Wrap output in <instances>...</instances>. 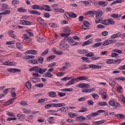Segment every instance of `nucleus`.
Wrapping results in <instances>:
<instances>
[{
    "label": "nucleus",
    "instance_id": "nucleus-1",
    "mask_svg": "<svg viewBox=\"0 0 125 125\" xmlns=\"http://www.w3.org/2000/svg\"><path fill=\"white\" fill-rule=\"evenodd\" d=\"M90 85L88 84L84 83H80L77 84L76 86V87H79L80 88H83L85 87V88H89Z\"/></svg>",
    "mask_w": 125,
    "mask_h": 125
},
{
    "label": "nucleus",
    "instance_id": "nucleus-2",
    "mask_svg": "<svg viewBox=\"0 0 125 125\" xmlns=\"http://www.w3.org/2000/svg\"><path fill=\"white\" fill-rule=\"evenodd\" d=\"M108 103L110 106H112V107H120V106H121L120 104L113 100L110 101Z\"/></svg>",
    "mask_w": 125,
    "mask_h": 125
},
{
    "label": "nucleus",
    "instance_id": "nucleus-3",
    "mask_svg": "<svg viewBox=\"0 0 125 125\" xmlns=\"http://www.w3.org/2000/svg\"><path fill=\"white\" fill-rule=\"evenodd\" d=\"M31 7L32 9H34L35 10H42L43 9H44L43 6H39V5H33Z\"/></svg>",
    "mask_w": 125,
    "mask_h": 125
},
{
    "label": "nucleus",
    "instance_id": "nucleus-4",
    "mask_svg": "<svg viewBox=\"0 0 125 125\" xmlns=\"http://www.w3.org/2000/svg\"><path fill=\"white\" fill-rule=\"evenodd\" d=\"M95 14H96V19H101L102 15H103V12H102L101 10L98 11L97 12L96 11Z\"/></svg>",
    "mask_w": 125,
    "mask_h": 125
},
{
    "label": "nucleus",
    "instance_id": "nucleus-5",
    "mask_svg": "<svg viewBox=\"0 0 125 125\" xmlns=\"http://www.w3.org/2000/svg\"><path fill=\"white\" fill-rule=\"evenodd\" d=\"M21 24L24 26H31L32 22L26 20H21Z\"/></svg>",
    "mask_w": 125,
    "mask_h": 125
},
{
    "label": "nucleus",
    "instance_id": "nucleus-6",
    "mask_svg": "<svg viewBox=\"0 0 125 125\" xmlns=\"http://www.w3.org/2000/svg\"><path fill=\"white\" fill-rule=\"evenodd\" d=\"M113 42H117V40H114V42L110 40H106L103 43V45H108V44H110V43H113Z\"/></svg>",
    "mask_w": 125,
    "mask_h": 125
},
{
    "label": "nucleus",
    "instance_id": "nucleus-7",
    "mask_svg": "<svg viewBox=\"0 0 125 125\" xmlns=\"http://www.w3.org/2000/svg\"><path fill=\"white\" fill-rule=\"evenodd\" d=\"M76 80H77V82H78V81H85L86 80H88V77L85 76H80L77 77Z\"/></svg>",
    "mask_w": 125,
    "mask_h": 125
},
{
    "label": "nucleus",
    "instance_id": "nucleus-8",
    "mask_svg": "<svg viewBox=\"0 0 125 125\" xmlns=\"http://www.w3.org/2000/svg\"><path fill=\"white\" fill-rule=\"evenodd\" d=\"M52 107H65V104L64 103L52 104Z\"/></svg>",
    "mask_w": 125,
    "mask_h": 125
},
{
    "label": "nucleus",
    "instance_id": "nucleus-9",
    "mask_svg": "<svg viewBox=\"0 0 125 125\" xmlns=\"http://www.w3.org/2000/svg\"><path fill=\"white\" fill-rule=\"evenodd\" d=\"M7 71L11 73H15V72H17L18 73H20V72H21V70L17 68H9V69H7Z\"/></svg>",
    "mask_w": 125,
    "mask_h": 125
},
{
    "label": "nucleus",
    "instance_id": "nucleus-10",
    "mask_svg": "<svg viewBox=\"0 0 125 125\" xmlns=\"http://www.w3.org/2000/svg\"><path fill=\"white\" fill-rule=\"evenodd\" d=\"M96 4H98V5H100L101 6H103V7H105L107 4V2H105L103 1H100L96 3Z\"/></svg>",
    "mask_w": 125,
    "mask_h": 125
},
{
    "label": "nucleus",
    "instance_id": "nucleus-11",
    "mask_svg": "<svg viewBox=\"0 0 125 125\" xmlns=\"http://www.w3.org/2000/svg\"><path fill=\"white\" fill-rule=\"evenodd\" d=\"M60 47L62 50H67V49L70 47V45L69 44L65 43L64 44L60 46Z\"/></svg>",
    "mask_w": 125,
    "mask_h": 125
},
{
    "label": "nucleus",
    "instance_id": "nucleus-12",
    "mask_svg": "<svg viewBox=\"0 0 125 125\" xmlns=\"http://www.w3.org/2000/svg\"><path fill=\"white\" fill-rule=\"evenodd\" d=\"M48 96H49V97H52L53 98H54V97H56V96H57V94L55 91L49 92L48 93Z\"/></svg>",
    "mask_w": 125,
    "mask_h": 125
},
{
    "label": "nucleus",
    "instance_id": "nucleus-13",
    "mask_svg": "<svg viewBox=\"0 0 125 125\" xmlns=\"http://www.w3.org/2000/svg\"><path fill=\"white\" fill-rule=\"evenodd\" d=\"M92 39H89L85 42H84L82 44V46H85V45H88V44H90L91 43H92L93 42Z\"/></svg>",
    "mask_w": 125,
    "mask_h": 125
},
{
    "label": "nucleus",
    "instance_id": "nucleus-14",
    "mask_svg": "<svg viewBox=\"0 0 125 125\" xmlns=\"http://www.w3.org/2000/svg\"><path fill=\"white\" fill-rule=\"evenodd\" d=\"M88 66L91 69H101L102 68V66L96 65L95 64H90L88 65Z\"/></svg>",
    "mask_w": 125,
    "mask_h": 125
},
{
    "label": "nucleus",
    "instance_id": "nucleus-15",
    "mask_svg": "<svg viewBox=\"0 0 125 125\" xmlns=\"http://www.w3.org/2000/svg\"><path fill=\"white\" fill-rule=\"evenodd\" d=\"M105 123V120H103L101 121L94 122L93 123V125H102V124H104Z\"/></svg>",
    "mask_w": 125,
    "mask_h": 125
},
{
    "label": "nucleus",
    "instance_id": "nucleus-16",
    "mask_svg": "<svg viewBox=\"0 0 125 125\" xmlns=\"http://www.w3.org/2000/svg\"><path fill=\"white\" fill-rule=\"evenodd\" d=\"M97 105L99 106H108V103L106 102H99L97 103Z\"/></svg>",
    "mask_w": 125,
    "mask_h": 125
},
{
    "label": "nucleus",
    "instance_id": "nucleus-17",
    "mask_svg": "<svg viewBox=\"0 0 125 125\" xmlns=\"http://www.w3.org/2000/svg\"><path fill=\"white\" fill-rule=\"evenodd\" d=\"M85 120H86V118L84 117L83 116L77 117L76 119V120L78 121V122H82L83 121H85Z\"/></svg>",
    "mask_w": 125,
    "mask_h": 125
},
{
    "label": "nucleus",
    "instance_id": "nucleus-18",
    "mask_svg": "<svg viewBox=\"0 0 125 125\" xmlns=\"http://www.w3.org/2000/svg\"><path fill=\"white\" fill-rule=\"evenodd\" d=\"M28 12L30 14H36V15H40L41 14V13L36 10H29Z\"/></svg>",
    "mask_w": 125,
    "mask_h": 125
},
{
    "label": "nucleus",
    "instance_id": "nucleus-19",
    "mask_svg": "<svg viewBox=\"0 0 125 125\" xmlns=\"http://www.w3.org/2000/svg\"><path fill=\"white\" fill-rule=\"evenodd\" d=\"M14 33V31L13 30H10L8 31V34L10 37L11 38H13V39H16V36L13 34Z\"/></svg>",
    "mask_w": 125,
    "mask_h": 125
},
{
    "label": "nucleus",
    "instance_id": "nucleus-20",
    "mask_svg": "<svg viewBox=\"0 0 125 125\" xmlns=\"http://www.w3.org/2000/svg\"><path fill=\"white\" fill-rule=\"evenodd\" d=\"M68 116L70 118H76V117L78 116V113H76L74 112H69L68 113Z\"/></svg>",
    "mask_w": 125,
    "mask_h": 125
},
{
    "label": "nucleus",
    "instance_id": "nucleus-21",
    "mask_svg": "<svg viewBox=\"0 0 125 125\" xmlns=\"http://www.w3.org/2000/svg\"><path fill=\"white\" fill-rule=\"evenodd\" d=\"M34 58H35V56H32V55H27L25 56L24 58L23 59L25 60H29V59H34Z\"/></svg>",
    "mask_w": 125,
    "mask_h": 125
},
{
    "label": "nucleus",
    "instance_id": "nucleus-22",
    "mask_svg": "<svg viewBox=\"0 0 125 125\" xmlns=\"http://www.w3.org/2000/svg\"><path fill=\"white\" fill-rule=\"evenodd\" d=\"M23 37L24 38V40L26 42H30V41H31V38H29L28 35L26 34H23Z\"/></svg>",
    "mask_w": 125,
    "mask_h": 125
},
{
    "label": "nucleus",
    "instance_id": "nucleus-23",
    "mask_svg": "<svg viewBox=\"0 0 125 125\" xmlns=\"http://www.w3.org/2000/svg\"><path fill=\"white\" fill-rule=\"evenodd\" d=\"M46 71H47V68L42 69V68H39V70L38 71V73L42 75V74L43 73H45Z\"/></svg>",
    "mask_w": 125,
    "mask_h": 125
},
{
    "label": "nucleus",
    "instance_id": "nucleus-24",
    "mask_svg": "<svg viewBox=\"0 0 125 125\" xmlns=\"http://www.w3.org/2000/svg\"><path fill=\"white\" fill-rule=\"evenodd\" d=\"M28 63H31V64H38V60L32 59V60H29L27 61Z\"/></svg>",
    "mask_w": 125,
    "mask_h": 125
},
{
    "label": "nucleus",
    "instance_id": "nucleus-25",
    "mask_svg": "<svg viewBox=\"0 0 125 125\" xmlns=\"http://www.w3.org/2000/svg\"><path fill=\"white\" fill-rule=\"evenodd\" d=\"M115 23H116V22L113 20V19H107V23L109 25H115Z\"/></svg>",
    "mask_w": 125,
    "mask_h": 125
},
{
    "label": "nucleus",
    "instance_id": "nucleus-26",
    "mask_svg": "<svg viewBox=\"0 0 125 125\" xmlns=\"http://www.w3.org/2000/svg\"><path fill=\"white\" fill-rule=\"evenodd\" d=\"M122 34H121L120 33H116L115 34H113V35H112V36L111 37V39H116L117 38H119V37H121Z\"/></svg>",
    "mask_w": 125,
    "mask_h": 125
},
{
    "label": "nucleus",
    "instance_id": "nucleus-27",
    "mask_svg": "<svg viewBox=\"0 0 125 125\" xmlns=\"http://www.w3.org/2000/svg\"><path fill=\"white\" fill-rule=\"evenodd\" d=\"M15 88H12L11 91V95L12 97H16V93L15 92Z\"/></svg>",
    "mask_w": 125,
    "mask_h": 125
},
{
    "label": "nucleus",
    "instance_id": "nucleus-28",
    "mask_svg": "<svg viewBox=\"0 0 125 125\" xmlns=\"http://www.w3.org/2000/svg\"><path fill=\"white\" fill-rule=\"evenodd\" d=\"M11 13L10 10H5L4 12L0 13V15H6V14H9Z\"/></svg>",
    "mask_w": 125,
    "mask_h": 125
},
{
    "label": "nucleus",
    "instance_id": "nucleus-29",
    "mask_svg": "<svg viewBox=\"0 0 125 125\" xmlns=\"http://www.w3.org/2000/svg\"><path fill=\"white\" fill-rule=\"evenodd\" d=\"M25 86L28 88V89H30L32 87V84H31V82L30 81H28L25 83Z\"/></svg>",
    "mask_w": 125,
    "mask_h": 125
},
{
    "label": "nucleus",
    "instance_id": "nucleus-30",
    "mask_svg": "<svg viewBox=\"0 0 125 125\" xmlns=\"http://www.w3.org/2000/svg\"><path fill=\"white\" fill-rule=\"evenodd\" d=\"M56 57V56L55 55H52L47 58V61L48 62L51 61V60H53V59H54V58H55Z\"/></svg>",
    "mask_w": 125,
    "mask_h": 125
},
{
    "label": "nucleus",
    "instance_id": "nucleus-31",
    "mask_svg": "<svg viewBox=\"0 0 125 125\" xmlns=\"http://www.w3.org/2000/svg\"><path fill=\"white\" fill-rule=\"evenodd\" d=\"M123 60L122 59H118L117 60H113V64H120Z\"/></svg>",
    "mask_w": 125,
    "mask_h": 125
},
{
    "label": "nucleus",
    "instance_id": "nucleus-32",
    "mask_svg": "<svg viewBox=\"0 0 125 125\" xmlns=\"http://www.w3.org/2000/svg\"><path fill=\"white\" fill-rule=\"evenodd\" d=\"M7 7H8V5L7 4H2L1 11H4V10L7 9Z\"/></svg>",
    "mask_w": 125,
    "mask_h": 125
},
{
    "label": "nucleus",
    "instance_id": "nucleus-33",
    "mask_svg": "<svg viewBox=\"0 0 125 125\" xmlns=\"http://www.w3.org/2000/svg\"><path fill=\"white\" fill-rule=\"evenodd\" d=\"M44 7H46L45 9H43L42 10H45V11H51V9H50V7L47 5H43Z\"/></svg>",
    "mask_w": 125,
    "mask_h": 125
},
{
    "label": "nucleus",
    "instance_id": "nucleus-34",
    "mask_svg": "<svg viewBox=\"0 0 125 125\" xmlns=\"http://www.w3.org/2000/svg\"><path fill=\"white\" fill-rule=\"evenodd\" d=\"M44 75H45V77H46L47 78H51V77H52L53 76V75L52 74H51V73L48 72V71L47 72L45 73Z\"/></svg>",
    "mask_w": 125,
    "mask_h": 125
},
{
    "label": "nucleus",
    "instance_id": "nucleus-35",
    "mask_svg": "<svg viewBox=\"0 0 125 125\" xmlns=\"http://www.w3.org/2000/svg\"><path fill=\"white\" fill-rule=\"evenodd\" d=\"M122 2H123V0H116V1L112 2L110 4V5H114V4H116V3H122Z\"/></svg>",
    "mask_w": 125,
    "mask_h": 125
},
{
    "label": "nucleus",
    "instance_id": "nucleus-36",
    "mask_svg": "<svg viewBox=\"0 0 125 125\" xmlns=\"http://www.w3.org/2000/svg\"><path fill=\"white\" fill-rule=\"evenodd\" d=\"M91 96L94 98V99H98L99 98V95L96 93L91 94Z\"/></svg>",
    "mask_w": 125,
    "mask_h": 125
},
{
    "label": "nucleus",
    "instance_id": "nucleus-37",
    "mask_svg": "<svg viewBox=\"0 0 125 125\" xmlns=\"http://www.w3.org/2000/svg\"><path fill=\"white\" fill-rule=\"evenodd\" d=\"M121 15L117 14H112L111 15V17L112 18H120L121 17Z\"/></svg>",
    "mask_w": 125,
    "mask_h": 125
},
{
    "label": "nucleus",
    "instance_id": "nucleus-38",
    "mask_svg": "<svg viewBox=\"0 0 125 125\" xmlns=\"http://www.w3.org/2000/svg\"><path fill=\"white\" fill-rule=\"evenodd\" d=\"M18 12H22V13H25L26 11H27V10L23 8H19L17 9Z\"/></svg>",
    "mask_w": 125,
    "mask_h": 125
},
{
    "label": "nucleus",
    "instance_id": "nucleus-39",
    "mask_svg": "<svg viewBox=\"0 0 125 125\" xmlns=\"http://www.w3.org/2000/svg\"><path fill=\"white\" fill-rule=\"evenodd\" d=\"M54 10L55 12H59L60 13H63L64 11L63 9H54Z\"/></svg>",
    "mask_w": 125,
    "mask_h": 125
},
{
    "label": "nucleus",
    "instance_id": "nucleus-40",
    "mask_svg": "<svg viewBox=\"0 0 125 125\" xmlns=\"http://www.w3.org/2000/svg\"><path fill=\"white\" fill-rule=\"evenodd\" d=\"M87 111V108L82 107L80 110H79L78 112L80 113H84Z\"/></svg>",
    "mask_w": 125,
    "mask_h": 125
},
{
    "label": "nucleus",
    "instance_id": "nucleus-41",
    "mask_svg": "<svg viewBox=\"0 0 125 125\" xmlns=\"http://www.w3.org/2000/svg\"><path fill=\"white\" fill-rule=\"evenodd\" d=\"M101 24H103V25H108V19L104 20H101Z\"/></svg>",
    "mask_w": 125,
    "mask_h": 125
},
{
    "label": "nucleus",
    "instance_id": "nucleus-42",
    "mask_svg": "<svg viewBox=\"0 0 125 125\" xmlns=\"http://www.w3.org/2000/svg\"><path fill=\"white\" fill-rule=\"evenodd\" d=\"M17 117H18L19 120L20 121H23L24 120V118H23V115L21 114H18L17 115Z\"/></svg>",
    "mask_w": 125,
    "mask_h": 125
},
{
    "label": "nucleus",
    "instance_id": "nucleus-43",
    "mask_svg": "<svg viewBox=\"0 0 125 125\" xmlns=\"http://www.w3.org/2000/svg\"><path fill=\"white\" fill-rule=\"evenodd\" d=\"M112 52H117V53H119V54H122L123 51L121 50H119L118 49H113L112 50Z\"/></svg>",
    "mask_w": 125,
    "mask_h": 125
},
{
    "label": "nucleus",
    "instance_id": "nucleus-44",
    "mask_svg": "<svg viewBox=\"0 0 125 125\" xmlns=\"http://www.w3.org/2000/svg\"><path fill=\"white\" fill-rule=\"evenodd\" d=\"M59 111H61L62 112H66L68 110V107H62L60 108Z\"/></svg>",
    "mask_w": 125,
    "mask_h": 125
},
{
    "label": "nucleus",
    "instance_id": "nucleus-45",
    "mask_svg": "<svg viewBox=\"0 0 125 125\" xmlns=\"http://www.w3.org/2000/svg\"><path fill=\"white\" fill-rule=\"evenodd\" d=\"M100 45H102V42H101L95 43L93 45L92 47H98L100 46Z\"/></svg>",
    "mask_w": 125,
    "mask_h": 125
},
{
    "label": "nucleus",
    "instance_id": "nucleus-46",
    "mask_svg": "<svg viewBox=\"0 0 125 125\" xmlns=\"http://www.w3.org/2000/svg\"><path fill=\"white\" fill-rule=\"evenodd\" d=\"M16 46L19 49H21V48L23 47V46L22 45V44H21L20 42H17Z\"/></svg>",
    "mask_w": 125,
    "mask_h": 125
},
{
    "label": "nucleus",
    "instance_id": "nucleus-47",
    "mask_svg": "<svg viewBox=\"0 0 125 125\" xmlns=\"http://www.w3.org/2000/svg\"><path fill=\"white\" fill-rule=\"evenodd\" d=\"M37 61H38L39 63H40V64H42V63H43V58H42V57H40L38 58Z\"/></svg>",
    "mask_w": 125,
    "mask_h": 125
},
{
    "label": "nucleus",
    "instance_id": "nucleus-48",
    "mask_svg": "<svg viewBox=\"0 0 125 125\" xmlns=\"http://www.w3.org/2000/svg\"><path fill=\"white\" fill-rule=\"evenodd\" d=\"M78 52L81 54H84V53H86L87 52V50H78Z\"/></svg>",
    "mask_w": 125,
    "mask_h": 125
},
{
    "label": "nucleus",
    "instance_id": "nucleus-49",
    "mask_svg": "<svg viewBox=\"0 0 125 125\" xmlns=\"http://www.w3.org/2000/svg\"><path fill=\"white\" fill-rule=\"evenodd\" d=\"M96 11H89L86 13V15H93Z\"/></svg>",
    "mask_w": 125,
    "mask_h": 125
},
{
    "label": "nucleus",
    "instance_id": "nucleus-50",
    "mask_svg": "<svg viewBox=\"0 0 125 125\" xmlns=\"http://www.w3.org/2000/svg\"><path fill=\"white\" fill-rule=\"evenodd\" d=\"M88 67L86 66V64L82 65L80 68H79L80 70H85L88 69Z\"/></svg>",
    "mask_w": 125,
    "mask_h": 125
},
{
    "label": "nucleus",
    "instance_id": "nucleus-51",
    "mask_svg": "<svg viewBox=\"0 0 125 125\" xmlns=\"http://www.w3.org/2000/svg\"><path fill=\"white\" fill-rule=\"evenodd\" d=\"M85 56H86L87 57H92L94 56V53H93V52H90L88 54H86L85 55Z\"/></svg>",
    "mask_w": 125,
    "mask_h": 125
},
{
    "label": "nucleus",
    "instance_id": "nucleus-52",
    "mask_svg": "<svg viewBox=\"0 0 125 125\" xmlns=\"http://www.w3.org/2000/svg\"><path fill=\"white\" fill-rule=\"evenodd\" d=\"M30 53L32 55H36L38 54V51L36 50H30Z\"/></svg>",
    "mask_w": 125,
    "mask_h": 125
},
{
    "label": "nucleus",
    "instance_id": "nucleus-53",
    "mask_svg": "<svg viewBox=\"0 0 125 125\" xmlns=\"http://www.w3.org/2000/svg\"><path fill=\"white\" fill-rule=\"evenodd\" d=\"M107 64H114V59H108L106 61Z\"/></svg>",
    "mask_w": 125,
    "mask_h": 125
},
{
    "label": "nucleus",
    "instance_id": "nucleus-54",
    "mask_svg": "<svg viewBox=\"0 0 125 125\" xmlns=\"http://www.w3.org/2000/svg\"><path fill=\"white\" fill-rule=\"evenodd\" d=\"M47 53H48V49H46L44 51L42 52L41 56H45V55H46Z\"/></svg>",
    "mask_w": 125,
    "mask_h": 125
},
{
    "label": "nucleus",
    "instance_id": "nucleus-55",
    "mask_svg": "<svg viewBox=\"0 0 125 125\" xmlns=\"http://www.w3.org/2000/svg\"><path fill=\"white\" fill-rule=\"evenodd\" d=\"M6 115L8 116V117H14L15 115L13 114V112H8L6 113Z\"/></svg>",
    "mask_w": 125,
    "mask_h": 125
},
{
    "label": "nucleus",
    "instance_id": "nucleus-56",
    "mask_svg": "<svg viewBox=\"0 0 125 125\" xmlns=\"http://www.w3.org/2000/svg\"><path fill=\"white\" fill-rule=\"evenodd\" d=\"M83 24L84 26H86L87 27H89V22H88V21H83Z\"/></svg>",
    "mask_w": 125,
    "mask_h": 125
},
{
    "label": "nucleus",
    "instance_id": "nucleus-57",
    "mask_svg": "<svg viewBox=\"0 0 125 125\" xmlns=\"http://www.w3.org/2000/svg\"><path fill=\"white\" fill-rule=\"evenodd\" d=\"M55 65H56V62H52L48 65V68H52V67H54V66H55Z\"/></svg>",
    "mask_w": 125,
    "mask_h": 125
},
{
    "label": "nucleus",
    "instance_id": "nucleus-58",
    "mask_svg": "<svg viewBox=\"0 0 125 125\" xmlns=\"http://www.w3.org/2000/svg\"><path fill=\"white\" fill-rule=\"evenodd\" d=\"M19 2V0H12V4H13V5H15V4H18Z\"/></svg>",
    "mask_w": 125,
    "mask_h": 125
},
{
    "label": "nucleus",
    "instance_id": "nucleus-59",
    "mask_svg": "<svg viewBox=\"0 0 125 125\" xmlns=\"http://www.w3.org/2000/svg\"><path fill=\"white\" fill-rule=\"evenodd\" d=\"M34 71L36 72V73H39V70L40 69V67L39 66H34L33 67Z\"/></svg>",
    "mask_w": 125,
    "mask_h": 125
},
{
    "label": "nucleus",
    "instance_id": "nucleus-60",
    "mask_svg": "<svg viewBox=\"0 0 125 125\" xmlns=\"http://www.w3.org/2000/svg\"><path fill=\"white\" fill-rule=\"evenodd\" d=\"M20 104L21 106H27V105H28V104H27V102H26L25 101H21L20 102Z\"/></svg>",
    "mask_w": 125,
    "mask_h": 125
},
{
    "label": "nucleus",
    "instance_id": "nucleus-61",
    "mask_svg": "<svg viewBox=\"0 0 125 125\" xmlns=\"http://www.w3.org/2000/svg\"><path fill=\"white\" fill-rule=\"evenodd\" d=\"M64 33H70L71 32V30L68 27L65 28L63 29Z\"/></svg>",
    "mask_w": 125,
    "mask_h": 125
},
{
    "label": "nucleus",
    "instance_id": "nucleus-62",
    "mask_svg": "<svg viewBox=\"0 0 125 125\" xmlns=\"http://www.w3.org/2000/svg\"><path fill=\"white\" fill-rule=\"evenodd\" d=\"M47 100V99H40L38 100V103H42V102H44V101H46Z\"/></svg>",
    "mask_w": 125,
    "mask_h": 125
},
{
    "label": "nucleus",
    "instance_id": "nucleus-63",
    "mask_svg": "<svg viewBox=\"0 0 125 125\" xmlns=\"http://www.w3.org/2000/svg\"><path fill=\"white\" fill-rule=\"evenodd\" d=\"M35 85V86H36V87H40V88L43 87V84L42 83L36 84Z\"/></svg>",
    "mask_w": 125,
    "mask_h": 125
},
{
    "label": "nucleus",
    "instance_id": "nucleus-64",
    "mask_svg": "<svg viewBox=\"0 0 125 125\" xmlns=\"http://www.w3.org/2000/svg\"><path fill=\"white\" fill-rule=\"evenodd\" d=\"M118 70H121L122 71L123 70H125V64L124 65H122L118 67Z\"/></svg>",
    "mask_w": 125,
    "mask_h": 125
}]
</instances>
